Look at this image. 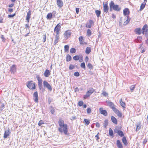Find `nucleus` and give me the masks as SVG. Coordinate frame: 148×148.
Instances as JSON below:
<instances>
[{
  "label": "nucleus",
  "mask_w": 148,
  "mask_h": 148,
  "mask_svg": "<svg viewBox=\"0 0 148 148\" xmlns=\"http://www.w3.org/2000/svg\"><path fill=\"white\" fill-rule=\"evenodd\" d=\"M59 127L58 131L61 133H64L65 135H67L68 132V127L67 125L64 123V121L60 118L58 121Z\"/></svg>",
  "instance_id": "obj_1"
},
{
  "label": "nucleus",
  "mask_w": 148,
  "mask_h": 148,
  "mask_svg": "<svg viewBox=\"0 0 148 148\" xmlns=\"http://www.w3.org/2000/svg\"><path fill=\"white\" fill-rule=\"evenodd\" d=\"M110 11L113 10L116 11H119L121 10V8L118 5L115 4L114 2L111 1L109 4Z\"/></svg>",
  "instance_id": "obj_2"
},
{
  "label": "nucleus",
  "mask_w": 148,
  "mask_h": 148,
  "mask_svg": "<svg viewBox=\"0 0 148 148\" xmlns=\"http://www.w3.org/2000/svg\"><path fill=\"white\" fill-rule=\"evenodd\" d=\"M26 86L30 90H34L36 88V83L32 80H30L27 82Z\"/></svg>",
  "instance_id": "obj_3"
},
{
  "label": "nucleus",
  "mask_w": 148,
  "mask_h": 148,
  "mask_svg": "<svg viewBox=\"0 0 148 148\" xmlns=\"http://www.w3.org/2000/svg\"><path fill=\"white\" fill-rule=\"evenodd\" d=\"M36 79L38 81V87L40 90L42 88V80L41 77L38 75L36 76Z\"/></svg>",
  "instance_id": "obj_4"
},
{
  "label": "nucleus",
  "mask_w": 148,
  "mask_h": 148,
  "mask_svg": "<svg viewBox=\"0 0 148 148\" xmlns=\"http://www.w3.org/2000/svg\"><path fill=\"white\" fill-rule=\"evenodd\" d=\"M95 91V90L93 88L90 89L86 93V95H84V99H86L89 97L92 93Z\"/></svg>",
  "instance_id": "obj_5"
},
{
  "label": "nucleus",
  "mask_w": 148,
  "mask_h": 148,
  "mask_svg": "<svg viewBox=\"0 0 148 148\" xmlns=\"http://www.w3.org/2000/svg\"><path fill=\"white\" fill-rule=\"evenodd\" d=\"M130 14V11L128 8H125L123 10V14L124 16H127V21H128V23L129 22L130 20V18H129L128 16Z\"/></svg>",
  "instance_id": "obj_6"
},
{
  "label": "nucleus",
  "mask_w": 148,
  "mask_h": 148,
  "mask_svg": "<svg viewBox=\"0 0 148 148\" xmlns=\"http://www.w3.org/2000/svg\"><path fill=\"white\" fill-rule=\"evenodd\" d=\"M61 27L60 25V23L58 24L54 28V31L55 32L56 34H59L61 30Z\"/></svg>",
  "instance_id": "obj_7"
},
{
  "label": "nucleus",
  "mask_w": 148,
  "mask_h": 148,
  "mask_svg": "<svg viewBox=\"0 0 148 148\" xmlns=\"http://www.w3.org/2000/svg\"><path fill=\"white\" fill-rule=\"evenodd\" d=\"M148 26L147 24H145L142 28V33L143 34L146 35L148 32Z\"/></svg>",
  "instance_id": "obj_8"
},
{
  "label": "nucleus",
  "mask_w": 148,
  "mask_h": 148,
  "mask_svg": "<svg viewBox=\"0 0 148 148\" xmlns=\"http://www.w3.org/2000/svg\"><path fill=\"white\" fill-rule=\"evenodd\" d=\"M73 59L74 60L77 61L78 60L80 62H82L83 60V57L82 55L79 56L76 55L74 56L73 57Z\"/></svg>",
  "instance_id": "obj_9"
},
{
  "label": "nucleus",
  "mask_w": 148,
  "mask_h": 148,
  "mask_svg": "<svg viewBox=\"0 0 148 148\" xmlns=\"http://www.w3.org/2000/svg\"><path fill=\"white\" fill-rule=\"evenodd\" d=\"M43 84L44 86L46 87L50 91H51L52 90L51 86L47 82L44 81L43 82Z\"/></svg>",
  "instance_id": "obj_10"
},
{
  "label": "nucleus",
  "mask_w": 148,
  "mask_h": 148,
  "mask_svg": "<svg viewBox=\"0 0 148 148\" xmlns=\"http://www.w3.org/2000/svg\"><path fill=\"white\" fill-rule=\"evenodd\" d=\"M109 8L108 5V3L106 2L103 3V10L105 13H107L108 11Z\"/></svg>",
  "instance_id": "obj_11"
},
{
  "label": "nucleus",
  "mask_w": 148,
  "mask_h": 148,
  "mask_svg": "<svg viewBox=\"0 0 148 148\" xmlns=\"http://www.w3.org/2000/svg\"><path fill=\"white\" fill-rule=\"evenodd\" d=\"M79 40V44L80 45H86L87 44V43L86 42H84V37L82 36H80L78 38Z\"/></svg>",
  "instance_id": "obj_12"
},
{
  "label": "nucleus",
  "mask_w": 148,
  "mask_h": 148,
  "mask_svg": "<svg viewBox=\"0 0 148 148\" xmlns=\"http://www.w3.org/2000/svg\"><path fill=\"white\" fill-rule=\"evenodd\" d=\"M33 97H34V100L36 103H38V94L37 91H35L34 92L33 95Z\"/></svg>",
  "instance_id": "obj_13"
},
{
  "label": "nucleus",
  "mask_w": 148,
  "mask_h": 148,
  "mask_svg": "<svg viewBox=\"0 0 148 148\" xmlns=\"http://www.w3.org/2000/svg\"><path fill=\"white\" fill-rule=\"evenodd\" d=\"M114 112L117 115V116L120 118H121L122 116V113L120 112L116 108H114L113 110Z\"/></svg>",
  "instance_id": "obj_14"
},
{
  "label": "nucleus",
  "mask_w": 148,
  "mask_h": 148,
  "mask_svg": "<svg viewBox=\"0 0 148 148\" xmlns=\"http://www.w3.org/2000/svg\"><path fill=\"white\" fill-rule=\"evenodd\" d=\"M114 133H117L118 135L121 137H123L124 136V134L123 132L119 130L117 128H115L114 130Z\"/></svg>",
  "instance_id": "obj_15"
},
{
  "label": "nucleus",
  "mask_w": 148,
  "mask_h": 148,
  "mask_svg": "<svg viewBox=\"0 0 148 148\" xmlns=\"http://www.w3.org/2000/svg\"><path fill=\"white\" fill-rule=\"evenodd\" d=\"M94 24V21L92 20H90L89 21V22L87 23L86 25V27L90 28L92 25Z\"/></svg>",
  "instance_id": "obj_16"
},
{
  "label": "nucleus",
  "mask_w": 148,
  "mask_h": 148,
  "mask_svg": "<svg viewBox=\"0 0 148 148\" xmlns=\"http://www.w3.org/2000/svg\"><path fill=\"white\" fill-rule=\"evenodd\" d=\"M71 35V32L70 30H67L65 31L64 36V37L66 39L70 37Z\"/></svg>",
  "instance_id": "obj_17"
},
{
  "label": "nucleus",
  "mask_w": 148,
  "mask_h": 148,
  "mask_svg": "<svg viewBox=\"0 0 148 148\" xmlns=\"http://www.w3.org/2000/svg\"><path fill=\"white\" fill-rule=\"evenodd\" d=\"M99 110L100 113L104 116H106L108 115V113L107 111L103 110V108H100L99 109Z\"/></svg>",
  "instance_id": "obj_18"
},
{
  "label": "nucleus",
  "mask_w": 148,
  "mask_h": 148,
  "mask_svg": "<svg viewBox=\"0 0 148 148\" xmlns=\"http://www.w3.org/2000/svg\"><path fill=\"white\" fill-rule=\"evenodd\" d=\"M31 11L29 10L27 13V15L26 16V20L27 21L28 23H29V21L30 18L31 16Z\"/></svg>",
  "instance_id": "obj_19"
},
{
  "label": "nucleus",
  "mask_w": 148,
  "mask_h": 148,
  "mask_svg": "<svg viewBox=\"0 0 148 148\" xmlns=\"http://www.w3.org/2000/svg\"><path fill=\"white\" fill-rule=\"evenodd\" d=\"M56 3L60 8H61L63 5V3L62 0H56Z\"/></svg>",
  "instance_id": "obj_20"
},
{
  "label": "nucleus",
  "mask_w": 148,
  "mask_h": 148,
  "mask_svg": "<svg viewBox=\"0 0 148 148\" xmlns=\"http://www.w3.org/2000/svg\"><path fill=\"white\" fill-rule=\"evenodd\" d=\"M16 67L15 65H12L10 68V71L12 73H14L16 71Z\"/></svg>",
  "instance_id": "obj_21"
},
{
  "label": "nucleus",
  "mask_w": 148,
  "mask_h": 148,
  "mask_svg": "<svg viewBox=\"0 0 148 148\" xmlns=\"http://www.w3.org/2000/svg\"><path fill=\"white\" fill-rule=\"evenodd\" d=\"M50 74V71L48 69H46L43 73L44 76L45 77H49Z\"/></svg>",
  "instance_id": "obj_22"
},
{
  "label": "nucleus",
  "mask_w": 148,
  "mask_h": 148,
  "mask_svg": "<svg viewBox=\"0 0 148 148\" xmlns=\"http://www.w3.org/2000/svg\"><path fill=\"white\" fill-rule=\"evenodd\" d=\"M10 134L9 130H7L5 131L3 137L4 138H6Z\"/></svg>",
  "instance_id": "obj_23"
},
{
  "label": "nucleus",
  "mask_w": 148,
  "mask_h": 148,
  "mask_svg": "<svg viewBox=\"0 0 148 148\" xmlns=\"http://www.w3.org/2000/svg\"><path fill=\"white\" fill-rule=\"evenodd\" d=\"M134 32L136 34L140 35L142 33V30L140 28H136L134 30Z\"/></svg>",
  "instance_id": "obj_24"
},
{
  "label": "nucleus",
  "mask_w": 148,
  "mask_h": 148,
  "mask_svg": "<svg viewBox=\"0 0 148 148\" xmlns=\"http://www.w3.org/2000/svg\"><path fill=\"white\" fill-rule=\"evenodd\" d=\"M147 1V0H144V2H143L141 5L140 6V11H141L145 7L146 4V2Z\"/></svg>",
  "instance_id": "obj_25"
},
{
  "label": "nucleus",
  "mask_w": 148,
  "mask_h": 148,
  "mask_svg": "<svg viewBox=\"0 0 148 148\" xmlns=\"http://www.w3.org/2000/svg\"><path fill=\"white\" fill-rule=\"evenodd\" d=\"M111 119L112 122L115 125L118 124L117 120L115 117L112 116L111 117Z\"/></svg>",
  "instance_id": "obj_26"
},
{
  "label": "nucleus",
  "mask_w": 148,
  "mask_h": 148,
  "mask_svg": "<svg viewBox=\"0 0 148 148\" xmlns=\"http://www.w3.org/2000/svg\"><path fill=\"white\" fill-rule=\"evenodd\" d=\"M108 105L110 107L112 110L116 108L114 107V104L111 102H108L107 103Z\"/></svg>",
  "instance_id": "obj_27"
},
{
  "label": "nucleus",
  "mask_w": 148,
  "mask_h": 148,
  "mask_svg": "<svg viewBox=\"0 0 148 148\" xmlns=\"http://www.w3.org/2000/svg\"><path fill=\"white\" fill-rule=\"evenodd\" d=\"M59 39V35L56 34L55 40L54 42V45L56 44L58 42Z\"/></svg>",
  "instance_id": "obj_28"
},
{
  "label": "nucleus",
  "mask_w": 148,
  "mask_h": 148,
  "mask_svg": "<svg viewBox=\"0 0 148 148\" xmlns=\"http://www.w3.org/2000/svg\"><path fill=\"white\" fill-rule=\"evenodd\" d=\"M119 102H120V105L122 107V108L123 109L125 108V106H126L125 103V102H123L122 101V99H121L120 100Z\"/></svg>",
  "instance_id": "obj_29"
},
{
  "label": "nucleus",
  "mask_w": 148,
  "mask_h": 148,
  "mask_svg": "<svg viewBox=\"0 0 148 148\" xmlns=\"http://www.w3.org/2000/svg\"><path fill=\"white\" fill-rule=\"evenodd\" d=\"M116 144L119 148H123L122 145L119 140H117Z\"/></svg>",
  "instance_id": "obj_30"
},
{
  "label": "nucleus",
  "mask_w": 148,
  "mask_h": 148,
  "mask_svg": "<svg viewBox=\"0 0 148 148\" xmlns=\"http://www.w3.org/2000/svg\"><path fill=\"white\" fill-rule=\"evenodd\" d=\"M141 123L140 122H138L136 124V131H137L138 130H140L141 128Z\"/></svg>",
  "instance_id": "obj_31"
},
{
  "label": "nucleus",
  "mask_w": 148,
  "mask_h": 148,
  "mask_svg": "<svg viewBox=\"0 0 148 148\" xmlns=\"http://www.w3.org/2000/svg\"><path fill=\"white\" fill-rule=\"evenodd\" d=\"M91 48L90 47H87L85 50V53L86 54H89L91 51Z\"/></svg>",
  "instance_id": "obj_32"
},
{
  "label": "nucleus",
  "mask_w": 148,
  "mask_h": 148,
  "mask_svg": "<svg viewBox=\"0 0 148 148\" xmlns=\"http://www.w3.org/2000/svg\"><path fill=\"white\" fill-rule=\"evenodd\" d=\"M66 62H69L71 60L72 58L71 56L69 54H67L66 56Z\"/></svg>",
  "instance_id": "obj_33"
},
{
  "label": "nucleus",
  "mask_w": 148,
  "mask_h": 148,
  "mask_svg": "<svg viewBox=\"0 0 148 148\" xmlns=\"http://www.w3.org/2000/svg\"><path fill=\"white\" fill-rule=\"evenodd\" d=\"M69 48V45H65L64 46V51L65 52L68 51Z\"/></svg>",
  "instance_id": "obj_34"
},
{
  "label": "nucleus",
  "mask_w": 148,
  "mask_h": 148,
  "mask_svg": "<svg viewBox=\"0 0 148 148\" xmlns=\"http://www.w3.org/2000/svg\"><path fill=\"white\" fill-rule=\"evenodd\" d=\"M95 13L97 16L98 17H99L100 16V15L101 14V11L98 10H96L95 11Z\"/></svg>",
  "instance_id": "obj_35"
},
{
  "label": "nucleus",
  "mask_w": 148,
  "mask_h": 148,
  "mask_svg": "<svg viewBox=\"0 0 148 148\" xmlns=\"http://www.w3.org/2000/svg\"><path fill=\"white\" fill-rule=\"evenodd\" d=\"M109 135L112 137L114 136V134L111 128H110L109 130Z\"/></svg>",
  "instance_id": "obj_36"
},
{
  "label": "nucleus",
  "mask_w": 148,
  "mask_h": 148,
  "mask_svg": "<svg viewBox=\"0 0 148 148\" xmlns=\"http://www.w3.org/2000/svg\"><path fill=\"white\" fill-rule=\"evenodd\" d=\"M122 141L123 143L125 144V145H127V140L126 139V138L125 137H124L122 139Z\"/></svg>",
  "instance_id": "obj_37"
},
{
  "label": "nucleus",
  "mask_w": 148,
  "mask_h": 148,
  "mask_svg": "<svg viewBox=\"0 0 148 148\" xmlns=\"http://www.w3.org/2000/svg\"><path fill=\"white\" fill-rule=\"evenodd\" d=\"M84 122H85L84 124L86 125H88L90 123L89 120L86 119H84Z\"/></svg>",
  "instance_id": "obj_38"
},
{
  "label": "nucleus",
  "mask_w": 148,
  "mask_h": 148,
  "mask_svg": "<svg viewBox=\"0 0 148 148\" xmlns=\"http://www.w3.org/2000/svg\"><path fill=\"white\" fill-rule=\"evenodd\" d=\"M52 14L51 13H50L47 14V19H51L52 18Z\"/></svg>",
  "instance_id": "obj_39"
},
{
  "label": "nucleus",
  "mask_w": 148,
  "mask_h": 148,
  "mask_svg": "<svg viewBox=\"0 0 148 148\" xmlns=\"http://www.w3.org/2000/svg\"><path fill=\"white\" fill-rule=\"evenodd\" d=\"M87 35L89 37L91 35L92 32L90 29H88L87 30Z\"/></svg>",
  "instance_id": "obj_40"
},
{
  "label": "nucleus",
  "mask_w": 148,
  "mask_h": 148,
  "mask_svg": "<svg viewBox=\"0 0 148 148\" xmlns=\"http://www.w3.org/2000/svg\"><path fill=\"white\" fill-rule=\"evenodd\" d=\"M50 112L52 114H53L55 112V109L52 106L50 107Z\"/></svg>",
  "instance_id": "obj_41"
},
{
  "label": "nucleus",
  "mask_w": 148,
  "mask_h": 148,
  "mask_svg": "<svg viewBox=\"0 0 148 148\" xmlns=\"http://www.w3.org/2000/svg\"><path fill=\"white\" fill-rule=\"evenodd\" d=\"M76 50L75 48H72L71 49L70 52L71 53H74L76 52Z\"/></svg>",
  "instance_id": "obj_42"
},
{
  "label": "nucleus",
  "mask_w": 148,
  "mask_h": 148,
  "mask_svg": "<svg viewBox=\"0 0 148 148\" xmlns=\"http://www.w3.org/2000/svg\"><path fill=\"white\" fill-rule=\"evenodd\" d=\"M87 113L88 114H90L92 112L91 109L90 108H88L86 109Z\"/></svg>",
  "instance_id": "obj_43"
},
{
  "label": "nucleus",
  "mask_w": 148,
  "mask_h": 148,
  "mask_svg": "<svg viewBox=\"0 0 148 148\" xmlns=\"http://www.w3.org/2000/svg\"><path fill=\"white\" fill-rule=\"evenodd\" d=\"M44 121H43L40 120L39 121L38 125L39 126H40L41 125L44 124Z\"/></svg>",
  "instance_id": "obj_44"
},
{
  "label": "nucleus",
  "mask_w": 148,
  "mask_h": 148,
  "mask_svg": "<svg viewBox=\"0 0 148 148\" xmlns=\"http://www.w3.org/2000/svg\"><path fill=\"white\" fill-rule=\"evenodd\" d=\"M80 66L81 68H83L84 69H86L85 64L84 62L81 63V64H80Z\"/></svg>",
  "instance_id": "obj_45"
},
{
  "label": "nucleus",
  "mask_w": 148,
  "mask_h": 148,
  "mask_svg": "<svg viewBox=\"0 0 148 148\" xmlns=\"http://www.w3.org/2000/svg\"><path fill=\"white\" fill-rule=\"evenodd\" d=\"M87 66L88 68L90 69H92L93 68V66L92 64L89 63L87 65Z\"/></svg>",
  "instance_id": "obj_46"
},
{
  "label": "nucleus",
  "mask_w": 148,
  "mask_h": 148,
  "mask_svg": "<svg viewBox=\"0 0 148 148\" xmlns=\"http://www.w3.org/2000/svg\"><path fill=\"white\" fill-rule=\"evenodd\" d=\"M84 104V102L83 101H79L78 102V105L79 106H82Z\"/></svg>",
  "instance_id": "obj_47"
},
{
  "label": "nucleus",
  "mask_w": 148,
  "mask_h": 148,
  "mask_svg": "<svg viewBox=\"0 0 148 148\" xmlns=\"http://www.w3.org/2000/svg\"><path fill=\"white\" fill-rule=\"evenodd\" d=\"M75 67V66L74 65L72 64H70L69 66V69L70 70H71L73 69Z\"/></svg>",
  "instance_id": "obj_48"
},
{
  "label": "nucleus",
  "mask_w": 148,
  "mask_h": 148,
  "mask_svg": "<svg viewBox=\"0 0 148 148\" xmlns=\"http://www.w3.org/2000/svg\"><path fill=\"white\" fill-rule=\"evenodd\" d=\"M135 85H133L131 86V87H130V90L132 91L133 90L135 89Z\"/></svg>",
  "instance_id": "obj_49"
},
{
  "label": "nucleus",
  "mask_w": 148,
  "mask_h": 148,
  "mask_svg": "<svg viewBox=\"0 0 148 148\" xmlns=\"http://www.w3.org/2000/svg\"><path fill=\"white\" fill-rule=\"evenodd\" d=\"M16 15V13H14V14H11V15H8V17L9 18H12L14 17V16H15Z\"/></svg>",
  "instance_id": "obj_50"
},
{
  "label": "nucleus",
  "mask_w": 148,
  "mask_h": 148,
  "mask_svg": "<svg viewBox=\"0 0 148 148\" xmlns=\"http://www.w3.org/2000/svg\"><path fill=\"white\" fill-rule=\"evenodd\" d=\"M74 75L75 76L78 77L79 76V74L78 72H75L74 73Z\"/></svg>",
  "instance_id": "obj_51"
},
{
  "label": "nucleus",
  "mask_w": 148,
  "mask_h": 148,
  "mask_svg": "<svg viewBox=\"0 0 148 148\" xmlns=\"http://www.w3.org/2000/svg\"><path fill=\"white\" fill-rule=\"evenodd\" d=\"M79 8H76L75 10H76V12L77 14H79Z\"/></svg>",
  "instance_id": "obj_52"
},
{
  "label": "nucleus",
  "mask_w": 148,
  "mask_h": 148,
  "mask_svg": "<svg viewBox=\"0 0 148 148\" xmlns=\"http://www.w3.org/2000/svg\"><path fill=\"white\" fill-rule=\"evenodd\" d=\"M99 134V133H98V134L95 136V137L96 138H96L97 140H98L99 139V137L98 135Z\"/></svg>",
  "instance_id": "obj_53"
},
{
  "label": "nucleus",
  "mask_w": 148,
  "mask_h": 148,
  "mask_svg": "<svg viewBox=\"0 0 148 148\" xmlns=\"http://www.w3.org/2000/svg\"><path fill=\"white\" fill-rule=\"evenodd\" d=\"M76 119V117L75 116H73L71 117V119L72 121Z\"/></svg>",
  "instance_id": "obj_54"
},
{
  "label": "nucleus",
  "mask_w": 148,
  "mask_h": 148,
  "mask_svg": "<svg viewBox=\"0 0 148 148\" xmlns=\"http://www.w3.org/2000/svg\"><path fill=\"white\" fill-rule=\"evenodd\" d=\"M102 94H103V95H104L105 96H106L108 95V93H106V92H104V91L103 92H102Z\"/></svg>",
  "instance_id": "obj_55"
},
{
  "label": "nucleus",
  "mask_w": 148,
  "mask_h": 148,
  "mask_svg": "<svg viewBox=\"0 0 148 148\" xmlns=\"http://www.w3.org/2000/svg\"><path fill=\"white\" fill-rule=\"evenodd\" d=\"M112 17L113 19H115L116 18V16L114 14H112Z\"/></svg>",
  "instance_id": "obj_56"
},
{
  "label": "nucleus",
  "mask_w": 148,
  "mask_h": 148,
  "mask_svg": "<svg viewBox=\"0 0 148 148\" xmlns=\"http://www.w3.org/2000/svg\"><path fill=\"white\" fill-rule=\"evenodd\" d=\"M52 100V99L51 98H48V103L49 104H50L51 103V102Z\"/></svg>",
  "instance_id": "obj_57"
},
{
  "label": "nucleus",
  "mask_w": 148,
  "mask_h": 148,
  "mask_svg": "<svg viewBox=\"0 0 148 148\" xmlns=\"http://www.w3.org/2000/svg\"><path fill=\"white\" fill-rule=\"evenodd\" d=\"M89 58L87 56L85 58V61L86 62H88V61Z\"/></svg>",
  "instance_id": "obj_58"
},
{
  "label": "nucleus",
  "mask_w": 148,
  "mask_h": 148,
  "mask_svg": "<svg viewBox=\"0 0 148 148\" xmlns=\"http://www.w3.org/2000/svg\"><path fill=\"white\" fill-rule=\"evenodd\" d=\"M100 124L98 122H97L96 123V126L97 127H100Z\"/></svg>",
  "instance_id": "obj_59"
},
{
  "label": "nucleus",
  "mask_w": 148,
  "mask_h": 148,
  "mask_svg": "<svg viewBox=\"0 0 148 148\" xmlns=\"http://www.w3.org/2000/svg\"><path fill=\"white\" fill-rule=\"evenodd\" d=\"M46 37H47V36H46V35H44V37L43 38H44L43 42H45L46 41Z\"/></svg>",
  "instance_id": "obj_60"
},
{
  "label": "nucleus",
  "mask_w": 148,
  "mask_h": 148,
  "mask_svg": "<svg viewBox=\"0 0 148 148\" xmlns=\"http://www.w3.org/2000/svg\"><path fill=\"white\" fill-rule=\"evenodd\" d=\"M13 11V9L12 8H10L8 10V11L10 12H11Z\"/></svg>",
  "instance_id": "obj_61"
},
{
  "label": "nucleus",
  "mask_w": 148,
  "mask_h": 148,
  "mask_svg": "<svg viewBox=\"0 0 148 148\" xmlns=\"http://www.w3.org/2000/svg\"><path fill=\"white\" fill-rule=\"evenodd\" d=\"M14 5V3L11 4H10V5H8V7H10V8L12 7Z\"/></svg>",
  "instance_id": "obj_62"
},
{
  "label": "nucleus",
  "mask_w": 148,
  "mask_h": 148,
  "mask_svg": "<svg viewBox=\"0 0 148 148\" xmlns=\"http://www.w3.org/2000/svg\"><path fill=\"white\" fill-rule=\"evenodd\" d=\"M5 107V105L3 103H2L1 106V108H3Z\"/></svg>",
  "instance_id": "obj_63"
},
{
  "label": "nucleus",
  "mask_w": 148,
  "mask_h": 148,
  "mask_svg": "<svg viewBox=\"0 0 148 148\" xmlns=\"http://www.w3.org/2000/svg\"><path fill=\"white\" fill-rule=\"evenodd\" d=\"M25 27L26 28H29V26L28 24H26L25 25Z\"/></svg>",
  "instance_id": "obj_64"
}]
</instances>
